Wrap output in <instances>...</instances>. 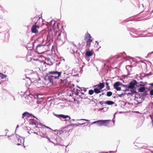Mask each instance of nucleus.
<instances>
[{
    "mask_svg": "<svg viewBox=\"0 0 153 153\" xmlns=\"http://www.w3.org/2000/svg\"><path fill=\"white\" fill-rule=\"evenodd\" d=\"M62 71H50V75L46 76L44 78L46 83H49L50 85H55L56 83L57 80L61 77Z\"/></svg>",
    "mask_w": 153,
    "mask_h": 153,
    "instance_id": "nucleus-1",
    "label": "nucleus"
},
{
    "mask_svg": "<svg viewBox=\"0 0 153 153\" xmlns=\"http://www.w3.org/2000/svg\"><path fill=\"white\" fill-rule=\"evenodd\" d=\"M55 35L57 36L56 41L60 45H63L65 41L66 37L63 33L59 32H56Z\"/></svg>",
    "mask_w": 153,
    "mask_h": 153,
    "instance_id": "nucleus-2",
    "label": "nucleus"
},
{
    "mask_svg": "<svg viewBox=\"0 0 153 153\" xmlns=\"http://www.w3.org/2000/svg\"><path fill=\"white\" fill-rule=\"evenodd\" d=\"M146 96L145 95L141 94L136 98H135V101H137V104H140L144 100V97Z\"/></svg>",
    "mask_w": 153,
    "mask_h": 153,
    "instance_id": "nucleus-3",
    "label": "nucleus"
},
{
    "mask_svg": "<svg viewBox=\"0 0 153 153\" xmlns=\"http://www.w3.org/2000/svg\"><path fill=\"white\" fill-rule=\"evenodd\" d=\"M54 115L56 117L59 118L61 120H62L63 119H65L68 118V120H66L65 121H68V120L71 119L70 117L67 115H64L63 114H57L54 113H53Z\"/></svg>",
    "mask_w": 153,
    "mask_h": 153,
    "instance_id": "nucleus-4",
    "label": "nucleus"
},
{
    "mask_svg": "<svg viewBox=\"0 0 153 153\" xmlns=\"http://www.w3.org/2000/svg\"><path fill=\"white\" fill-rule=\"evenodd\" d=\"M37 23L36 22L35 24L33 25L31 27L32 32L34 33H36L38 32L37 29L39 28V26L36 25Z\"/></svg>",
    "mask_w": 153,
    "mask_h": 153,
    "instance_id": "nucleus-5",
    "label": "nucleus"
},
{
    "mask_svg": "<svg viewBox=\"0 0 153 153\" xmlns=\"http://www.w3.org/2000/svg\"><path fill=\"white\" fill-rule=\"evenodd\" d=\"M137 84V81L135 80H132L129 83V85H128V89H133L135 87V84Z\"/></svg>",
    "mask_w": 153,
    "mask_h": 153,
    "instance_id": "nucleus-6",
    "label": "nucleus"
},
{
    "mask_svg": "<svg viewBox=\"0 0 153 153\" xmlns=\"http://www.w3.org/2000/svg\"><path fill=\"white\" fill-rule=\"evenodd\" d=\"M122 84V83L119 82H115L114 84V88L118 91H120L121 90V88L119 87V86H121V85Z\"/></svg>",
    "mask_w": 153,
    "mask_h": 153,
    "instance_id": "nucleus-7",
    "label": "nucleus"
},
{
    "mask_svg": "<svg viewBox=\"0 0 153 153\" xmlns=\"http://www.w3.org/2000/svg\"><path fill=\"white\" fill-rule=\"evenodd\" d=\"M33 97L34 96L33 95L30 94L27 95L25 97L26 102H29L30 101H32Z\"/></svg>",
    "mask_w": 153,
    "mask_h": 153,
    "instance_id": "nucleus-8",
    "label": "nucleus"
},
{
    "mask_svg": "<svg viewBox=\"0 0 153 153\" xmlns=\"http://www.w3.org/2000/svg\"><path fill=\"white\" fill-rule=\"evenodd\" d=\"M110 120H102V126H107L109 124Z\"/></svg>",
    "mask_w": 153,
    "mask_h": 153,
    "instance_id": "nucleus-9",
    "label": "nucleus"
},
{
    "mask_svg": "<svg viewBox=\"0 0 153 153\" xmlns=\"http://www.w3.org/2000/svg\"><path fill=\"white\" fill-rule=\"evenodd\" d=\"M25 116H27V117H33V118H36V119H37L36 118V117L35 116H33V114H30L27 112H25L22 114V118H24Z\"/></svg>",
    "mask_w": 153,
    "mask_h": 153,
    "instance_id": "nucleus-10",
    "label": "nucleus"
},
{
    "mask_svg": "<svg viewBox=\"0 0 153 153\" xmlns=\"http://www.w3.org/2000/svg\"><path fill=\"white\" fill-rule=\"evenodd\" d=\"M92 39H88L87 40L86 47L87 48H89L90 46L91 43L92 41Z\"/></svg>",
    "mask_w": 153,
    "mask_h": 153,
    "instance_id": "nucleus-11",
    "label": "nucleus"
},
{
    "mask_svg": "<svg viewBox=\"0 0 153 153\" xmlns=\"http://www.w3.org/2000/svg\"><path fill=\"white\" fill-rule=\"evenodd\" d=\"M144 85H142L139 89V91L140 92H143L145 90V88L144 87Z\"/></svg>",
    "mask_w": 153,
    "mask_h": 153,
    "instance_id": "nucleus-12",
    "label": "nucleus"
},
{
    "mask_svg": "<svg viewBox=\"0 0 153 153\" xmlns=\"http://www.w3.org/2000/svg\"><path fill=\"white\" fill-rule=\"evenodd\" d=\"M92 55V52L90 51H86L85 53V56L89 57Z\"/></svg>",
    "mask_w": 153,
    "mask_h": 153,
    "instance_id": "nucleus-13",
    "label": "nucleus"
},
{
    "mask_svg": "<svg viewBox=\"0 0 153 153\" xmlns=\"http://www.w3.org/2000/svg\"><path fill=\"white\" fill-rule=\"evenodd\" d=\"M43 45H42L41 44H38L37 46L36 47V51L38 52V51L40 50V49L41 48H43Z\"/></svg>",
    "mask_w": 153,
    "mask_h": 153,
    "instance_id": "nucleus-14",
    "label": "nucleus"
},
{
    "mask_svg": "<svg viewBox=\"0 0 153 153\" xmlns=\"http://www.w3.org/2000/svg\"><path fill=\"white\" fill-rule=\"evenodd\" d=\"M25 71L26 73V74L25 75H29L30 74H31L32 72V71L28 69H26L25 70Z\"/></svg>",
    "mask_w": 153,
    "mask_h": 153,
    "instance_id": "nucleus-15",
    "label": "nucleus"
},
{
    "mask_svg": "<svg viewBox=\"0 0 153 153\" xmlns=\"http://www.w3.org/2000/svg\"><path fill=\"white\" fill-rule=\"evenodd\" d=\"M98 85V87L100 89H102L104 87V84L103 83H100Z\"/></svg>",
    "mask_w": 153,
    "mask_h": 153,
    "instance_id": "nucleus-16",
    "label": "nucleus"
},
{
    "mask_svg": "<svg viewBox=\"0 0 153 153\" xmlns=\"http://www.w3.org/2000/svg\"><path fill=\"white\" fill-rule=\"evenodd\" d=\"M114 102L113 101H105V104H107L109 105H111L114 104Z\"/></svg>",
    "mask_w": 153,
    "mask_h": 153,
    "instance_id": "nucleus-17",
    "label": "nucleus"
},
{
    "mask_svg": "<svg viewBox=\"0 0 153 153\" xmlns=\"http://www.w3.org/2000/svg\"><path fill=\"white\" fill-rule=\"evenodd\" d=\"M85 37L86 39H93L91 36L88 33H86L85 35Z\"/></svg>",
    "mask_w": 153,
    "mask_h": 153,
    "instance_id": "nucleus-18",
    "label": "nucleus"
},
{
    "mask_svg": "<svg viewBox=\"0 0 153 153\" xmlns=\"http://www.w3.org/2000/svg\"><path fill=\"white\" fill-rule=\"evenodd\" d=\"M94 92L96 94H98L101 92V91L100 90V89L97 88H94Z\"/></svg>",
    "mask_w": 153,
    "mask_h": 153,
    "instance_id": "nucleus-19",
    "label": "nucleus"
},
{
    "mask_svg": "<svg viewBox=\"0 0 153 153\" xmlns=\"http://www.w3.org/2000/svg\"><path fill=\"white\" fill-rule=\"evenodd\" d=\"M40 135L41 137H43L47 138L48 136L46 134H44L42 132H41L40 133Z\"/></svg>",
    "mask_w": 153,
    "mask_h": 153,
    "instance_id": "nucleus-20",
    "label": "nucleus"
},
{
    "mask_svg": "<svg viewBox=\"0 0 153 153\" xmlns=\"http://www.w3.org/2000/svg\"><path fill=\"white\" fill-rule=\"evenodd\" d=\"M132 65H127L126 66V70H127L128 71L129 69H130V70L131 69V68H132Z\"/></svg>",
    "mask_w": 153,
    "mask_h": 153,
    "instance_id": "nucleus-21",
    "label": "nucleus"
},
{
    "mask_svg": "<svg viewBox=\"0 0 153 153\" xmlns=\"http://www.w3.org/2000/svg\"><path fill=\"white\" fill-rule=\"evenodd\" d=\"M7 77V76L3 74L2 73H0V77L1 78V79H4Z\"/></svg>",
    "mask_w": 153,
    "mask_h": 153,
    "instance_id": "nucleus-22",
    "label": "nucleus"
},
{
    "mask_svg": "<svg viewBox=\"0 0 153 153\" xmlns=\"http://www.w3.org/2000/svg\"><path fill=\"white\" fill-rule=\"evenodd\" d=\"M97 125L98 126H102V120H98Z\"/></svg>",
    "mask_w": 153,
    "mask_h": 153,
    "instance_id": "nucleus-23",
    "label": "nucleus"
},
{
    "mask_svg": "<svg viewBox=\"0 0 153 153\" xmlns=\"http://www.w3.org/2000/svg\"><path fill=\"white\" fill-rule=\"evenodd\" d=\"M112 94V93L111 91H108L107 93V96L108 97L111 96Z\"/></svg>",
    "mask_w": 153,
    "mask_h": 153,
    "instance_id": "nucleus-24",
    "label": "nucleus"
},
{
    "mask_svg": "<svg viewBox=\"0 0 153 153\" xmlns=\"http://www.w3.org/2000/svg\"><path fill=\"white\" fill-rule=\"evenodd\" d=\"M94 92V90H90L89 91L88 94L90 95H92Z\"/></svg>",
    "mask_w": 153,
    "mask_h": 153,
    "instance_id": "nucleus-25",
    "label": "nucleus"
},
{
    "mask_svg": "<svg viewBox=\"0 0 153 153\" xmlns=\"http://www.w3.org/2000/svg\"><path fill=\"white\" fill-rule=\"evenodd\" d=\"M121 86L124 87L125 88L126 90H128V85H123L122 83V85H121Z\"/></svg>",
    "mask_w": 153,
    "mask_h": 153,
    "instance_id": "nucleus-26",
    "label": "nucleus"
},
{
    "mask_svg": "<svg viewBox=\"0 0 153 153\" xmlns=\"http://www.w3.org/2000/svg\"><path fill=\"white\" fill-rule=\"evenodd\" d=\"M131 32H132V33H134L135 32V34H137V33H138V32L136 31V30H134V29H132L131 30Z\"/></svg>",
    "mask_w": 153,
    "mask_h": 153,
    "instance_id": "nucleus-27",
    "label": "nucleus"
},
{
    "mask_svg": "<svg viewBox=\"0 0 153 153\" xmlns=\"http://www.w3.org/2000/svg\"><path fill=\"white\" fill-rule=\"evenodd\" d=\"M25 79L23 78V79L25 80L26 79H28L29 81H30V78L27 76V75H25Z\"/></svg>",
    "mask_w": 153,
    "mask_h": 153,
    "instance_id": "nucleus-28",
    "label": "nucleus"
},
{
    "mask_svg": "<svg viewBox=\"0 0 153 153\" xmlns=\"http://www.w3.org/2000/svg\"><path fill=\"white\" fill-rule=\"evenodd\" d=\"M99 103H100L101 105H103L104 104H105V101H100L99 102Z\"/></svg>",
    "mask_w": 153,
    "mask_h": 153,
    "instance_id": "nucleus-29",
    "label": "nucleus"
},
{
    "mask_svg": "<svg viewBox=\"0 0 153 153\" xmlns=\"http://www.w3.org/2000/svg\"><path fill=\"white\" fill-rule=\"evenodd\" d=\"M85 120L87 121H89V120H87V119H81L76 120V121H79V120Z\"/></svg>",
    "mask_w": 153,
    "mask_h": 153,
    "instance_id": "nucleus-30",
    "label": "nucleus"
},
{
    "mask_svg": "<svg viewBox=\"0 0 153 153\" xmlns=\"http://www.w3.org/2000/svg\"><path fill=\"white\" fill-rule=\"evenodd\" d=\"M150 117L152 122V125H153V116L152 115H150Z\"/></svg>",
    "mask_w": 153,
    "mask_h": 153,
    "instance_id": "nucleus-31",
    "label": "nucleus"
},
{
    "mask_svg": "<svg viewBox=\"0 0 153 153\" xmlns=\"http://www.w3.org/2000/svg\"><path fill=\"white\" fill-rule=\"evenodd\" d=\"M77 124H71L70 125H69L68 126H71L72 127H75L76 126Z\"/></svg>",
    "mask_w": 153,
    "mask_h": 153,
    "instance_id": "nucleus-32",
    "label": "nucleus"
},
{
    "mask_svg": "<svg viewBox=\"0 0 153 153\" xmlns=\"http://www.w3.org/2000/svg\"><path fill=\"white\" fill-rule=\"evenodd\" d=\"M60 80L61 81V82H62L63 83L65 82V83L67 81L66 79H65L64 80H62V79H61Z\"/></svg>",
    "mask_w": 153,
    "mask_h": 153,
    "instance_id": "nucleus-33",
    "label": "nucleus"
},
{
    "mask_svg": "<svg viewBox=\"0 0 153 153\" xmlns=\"http://www.w3.org/2000/svg\"><path fill=\"white\" fill-rule=\"evenodd\" d=\"M150 94L151 95H153V89L150 91Z\"/></svg>",
    "mask_w": 153,
    "mask_h": 153,
    "instance_id": "nucleus-34",
    "label": "nucleus"
},
{
    "mask_svg": "<svg viewBox=\"0 0 153 153\" xmlns=\"http://www.w3.org/2000/svg\"><path fill=\"white\" fill-rule=\"evenodd\" d=\"M142 85H141V84H140L138 83H137V84H135V85L136 86H142Z\"/></svg>",
    "mask_w": 153,
    "mask_h": 153,
    "instance_id": "nucleus-35",
    "label": "nucleus"
},
{
    "mask_svg": "<svg viewBox=\"0 0 153 153\" xmlns=\"http://www.w3.org/2000/svg\"><path fill=\"white\" fill-rule=\"evenodd\" d=\"M105 85L107 86L108 89H109L110 88L108 85V83L107 82H106Z\"/></svg>",
    "mask_w": 153,
    "mask_h": 153,
    "instance_id": "nucleus-36",
    "label": "nucleus"
},
{
    "mask_svg": "<svg viewBox=\"0 0 153 153\" xmlns=\"http://www.w3.org/2000/svg\"><path fill=\"white\" fill-rule=\"evenodd\" d=\"M86 123H79L78 124H77L76 126H79V125H82L85 124Z\"/></svg>",
    "mask_w": 153,
    "mask_h": 153,
    "instance_id": "nucleus-37",
    "label": "nucleus"
},
{
    "mask_svg": "<svg viewBox=\"0 0 153 153\" xmlns=\"http://www.w3.org/2000/svg\"><path fill=\"white\" fill-rule=\"evenodd\" d=\"M31 124L32 125H35L36 124V123L34 121H33L31 122Z\"/></svg>",
    "mask_w": 153,
    "mask_h": 153,
    "instance_id": "nucleus-38",
    "label": "nucleus"
},
{
    "mask_svg": "<svg viewBox=\"0 0 153 153\" xmlns=\"http://www.w3.org/2000/svg\"><path fill=\"white\" fill-rule=\"evenodd\" d=\"M97 122H98V120L97 121H95L94 122H93L91 123V124H97Z\"/></svg>",
    "mask_w": 153,
    "mask_h": 153,
    "instance_id": "nucleus-39",
    "label": "nucleus"
},
{
    "mask_svg": "<svg viewBox=\"0 0 153 153\" xmlns=\"http://www.w3.org/2000/svg\"><path fill=\"white\" fill-rule=\"evenodd\" d=\"M148 74H144V76H143V77H147L149 76Z\"/></svg>",
    "mask_w": 153,
    "mask_h": 153,
    "instance_id": "nucleus-40",
    "label": "nucleus"
},
{
    "mask_svg": "<svg viewBox=\"0 0 153 153\" xmlns=\"http://www.w3.org/2000/svg\"><path fill=\"white\" fill-rule=\"evenodd\" d=\"M72 45L74 47V48H76V46L75 44L73 43L72 44Z\"/></svg>",
    "mask_w": 153,
    "mask_h": 153,
    "instance_id": "nucleus-41",
    "label": "nucleus"
},
{
    "mask_svg": "<svg viewBox=\"0 0 153 153\" xmlns=\"http://www.w3.org/2000/svg\"><path fill=\"white\" fill-rule=\"evenodd\" d=\"M89 57L85 56V58L86 59V60L88 62L89 61L90 59H89Z\"/></svg>",
    "mask_w": 153,
    "mask_h": 153,
    "instance_id": "nucleus-42",
    "label": "nucleus"
},
{
    "mask_svg": "<svg viewBox=\"0 0 153 153\" xmlns=\"http://www.w3.org/2000/svg\"><path fill=\"white\" fill-rule=\"evenodd\" d=\"M130 34L132 36H133V37H137L136 36L133 35V34L131 33H130Z\"/></svg>",
    "mask_w": 153,
    "mask_h": 153,
    "instance_id": "nucleus-43",
    "label": "nucleus"
},
{
    "mask_svg": "<svg viewBox=\"0 0 153 153\" xmlns=\"http://www.w3.org/2000/svg\"><path fill=\"white\" fill-rule=\"evenodd\" d=\"M18 142H20V143H22L21 139H20V138H19L18 139Z\"/></svg>",
    "mask_w": 153,
    "mask_h": 153,
    "instance_id": "nucleus-44",
    "label": "nucleus"
},
{
    "mask_svg": "<svg viewBox=\"0 0 153 153\" xmlns=\"http://www.w3.org/2000/svg\"><path fill=\"white\" fill-rule=\"evenodd\" d=\"M123 95V94H118V97H121Z\"/></svg>",
    "mask_w": 153,
    "mask_h": 153,
    "instance_id": "nucleus-45",
    "label": "nucleus"
},
{
    "mask_svg": "<svg viewBox=\"0 0 153 153\" xmlns=\"http://www.w3.org/2000/svg\"><path fill=\"white\" fill-rule=\"evenodd\" d=\"M47 138L48 139V141H50V142H51V141L50 140V139L49 138H48V136H47Z\"/></svg>",
    "mask_w": 153,
    "mask_h": 153,
    "instance_id": "nucleus-46",
    "label": "nucleus"
},
{
    "mask_svg": "<svg viewBox=\"0 0 153 153\" xmlns=\"http://www.w3.org/2000/svg\"><path fill=\"white\" fill-rule=\"evenodd\" d=\"M25 138V137H24V138H23V144H24V143Z\"/></svg>",
    "mask_w": 153,
    "mask_h": 153,
    "instance_id": "nucleus-47",
    "label": "nucleus"
},
{
    "mask_svg": "<svg viewBox=\"0 0 153 153\" xmlns=\"http://www.w3.org/2000/svg\"><path fill=\"white\" fill-rule=\"evenodd\" d=\"M51 23L53 22V25H54L55 24V22L54 21H51Z\"/></svg>",
    "mask_w": 153,
    "mask_h": 153,
    "instance_id": "nucleus-48",
    "label": "nucleus"
},
{
    "mask_svg": "<svg viewBox=\"0 0 153 153\" xmlns=\"http://www.w3.org/2000/svg\"><path fill=\"white\" fill-rule=\"evenodd\" d=\"M149 85H151V86H153V83H151L150 84H149Z\"/></svg>",
    "mask_w": 153,
    "mask_h": 153,
    "instance_id": "nucleus-49",
    "label": "nucleus"
},
{
    "mask_svg": "<svg viewBox=\"0 0 153 153\" xmlns=\"http://www.w3.org/2000/svg\"><path fill=\"white\" fill-rule=\"evenodd\" d=\"M149 76L151 75H152V74L151 72L149 73V74H148Z\"/></svg>",
    "mask_w": 153,
    "mask_h": 153,
    "instance_id": "nucleus-50",
    "label": "nucleus"
},
{
    "mask_svg": "<svg viewBox=\"0 0 153 153\" xmlns=\"http://www.w3.org/2000/svg\"><path fill=\"white\" fill-rule=\"evenodd\" d=\"M153 53V52H152L151 53H149L148 54V55H150V54H152V53Z\"/></svg>",
    "mask_w": 153,
    "mask_h": 153,
    "instance_id": "nucleus-51",
    "label": "nucleus"
},
{
    "mask_svg": "<svg viewBox=\"0 0 153 153\" xmlns=\"http://www.w3.org/2000/svg\"><path fill=\"white\" fill-rule=\"evenodd\" d=\"M106 108L105 107V108H101L100 109V110H103L104 108Z\"/></svg>",
    "mask_w": 153,
    "mask_h": 153,
    "instance_id": "nucleus-52",
    "label": "nucleus"
},
{
    "mask_svg": "<svg viewBox=\"0 0 153 153\" xmlns=\"http://www.w3.org/2000/svg\"><path fill=\"white\" fill-rule=\"evenodd\" d=\"M46 127L47 128H48V129H51V128H50L49 127H48V126H46Z\"/></svg>",
    "mask_w": 153,
    "mask_h": 153,
    "instance_id": "nucleus-53",
    "label": "nucleus"
},
{
    "mask_svg": "<svg viewBox=\"0 0 153 153\" xmlns=\"http://www.w3.org/2000/svg\"><path fill=\"white\" fill-rule=\"evenodd\" d=\"M98 86V85H94L93 86V87H96V86Z\"/></svg>",
    "mask_w": 153,
    "mask_h": 153,
    "instance_id": "nucleus-54",
    "label": "nucleus"
},
{
    "mask_svg": "<svg viewBox=\"0 0 153 153\" xmlns=\"http://www.w3.org/2000/svg\"><path fill=\"white\" fill-rule=\"evenodd\" d=\"M20 145H21V144H20V143H18L17 144V145H18V146Z\"/></svg>",
    "mask_w": 153,
    "mask_h": 153,
    "instance_id": "nucleus-55",
    "label": "nucleus"
},
{
    "mask_svg": "<svg viewBox=\"0 0 153 153\" xmlns=\"http://www.w3.org/2000/svg\"><path fill=\"white\" fill-rule=\"evenodd\" d=\"M39 95H37V96H36V97H37V98H39Z\"/></svg>",
    "mask_w": 153,
    "mask_h": 153,
    "instance_id": "nucleus-56",
    "label": "nucleus"
},
{
    "mask_svg": "<svg viewBox=\"0 0 153 153\" xmlns=\"http://www.w3.org/2000/svg\"><path fill=\"white\" fill-rule=\"evenodd\" d=\"M33 133H34V134H37V133H36V132H33Z\"/></svg>",
    "mask_w": 153,
    "mask_h": 153,
    "instance_id": "nucleus-57",
    "label": "nucleus"
},
{
    "mask_svg": "<svg viewBox=\"0 0 153 153\" xmlns=\"http://www.w3.org/2000/svg\"><path fill=\"white\" fill-rule=\"evenodd\" d=\"M109 152L110 153H111V152H113V153H114V152H113V151H110Z\"/></svg>",
    "mask_w": 153,
    "mask_h": 153,
    "instance_id": "nucleus-58",
    "label": "nucleus"
},
{
    "mask_svg": "<svg viewBox=\"0 0 153 153\" xmlns=\"http://www.w3.org/2000/svg\"><path fill=\"white\" fill-rule=\"evenodd\" d=\"M96 42L97 43V45H98V42H97V41H96Z\"/></svg>",
    "mask_w": 153,
    "mask_h": 153,
    "instance_id": "nucleus-59",
    "label": "nucleus"
},
{
    "mask_svg": "<svg viewBox=\"0 0 153 153\" xmlns=\"http://www.w3.org/2000/svg\"><path fill=\"white\" fill-rule=\"evenodd\" d=\"M112 121L114 123L115 122V120H114V119H113Z\"/></svg>",
    "mask_w": 153,
    "mask_h": 153,
    "instance_id": "nucleus-60",
    "label": "nucleus"
},
{
    "mask_svg": "<svg viewBox=\"0 0 153 153\" xmlns=\"http://www.w3.org/2000/svg\"><path fill=\"white\" fill-rule=\"evenodd\" d=\"M104 94L103 93H102V94L101 95H104Z\"/></svg>",
    "mask_w": 153,
    "mask_h": 153,
    "instance_id": "nucleus-61",
    "label": "nucleus"
},
{
    "mask_svg": "<svg viewBox=\"0 0 153 153\" xmlns=\"http://www.w3.org/2000/svg\"><path fill=\"white\" fill-rule=\"evenodd\" d=\"M84 91H86V89H84Z\"/></svg>",
    "mask_w": 153,
    "mask_h": 153,
    "instance_id": "nucleus-62",
    "label": "nucleus"
},
{
    "mask_svg": "<svg viewBox=\"0 0 153 153\" xmlns=\"http://www.w3.org/2000/svg\"><path fill=\"white\" fill-rule=\"evenodd\" d=\"M84 99H88V98L87 97L86 98H85Z\"/></svg>",
    "mask_w": 153,
    "mask_h": 153,
    "instance_id": "nucleus-63",
    "label": "nucleus"
},
{
    "mask_svg": "<svg viewBox=\"0 0 153 153\" xmlns=\"http://www.w3.org/2000/svg\"><path fill=\"white\" fill-rule=\"evenodd\" d=\"M152 108H153V104H152Z\"/></svg>",
    "mask_w": 153,
    "mask_h": 153,
    "instance_id": "nucleus-64",
    "label": "nucleus"
}]
</instances>
